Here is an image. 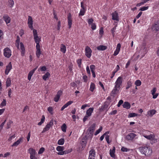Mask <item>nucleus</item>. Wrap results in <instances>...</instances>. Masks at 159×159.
<instances>
[{"label":"nucleus","mask_w":159,"mask_h":159,"mask_svg":"<svg viewBox=\"0 0 159 159\" xmlns=\"http://www.w3.org/2000/svg\"><path fill=\"white\" fill-rule=\"evenodd\" d=\"M95 156V152L94 149H91L89 152V159H93Z\"/></svg>","instance_id":"nucleus-10"},{"label":"nucleus","mask_w":159,"mask_h":159,"mask_svg":"<svg viewBox=\"0 0 159 159\" xmlns=\"http://www.w3.org/2000/svg\"><path fill=\"white\" fill-rule=\"evenodd\" d=\"M117 25H116L111 30V32L112 34V36L113 37L115 36V30L116 29V27L117 26Z\"/></svg>","instance_id":"nucleus-36"},{"label":"nucleus","mask_w":159,"mask_h":159,"mask_svg":"<svg viewBox=\"0 0 159 159\" xmlns=\"http://www.w3.org/2000/svg\"><path fill=\"white\" fill-rule=\"evenodd\" d=\"M118 89L117 87L115 86L114 89L112 90L111 93V96H112L113 98L115 97V94L118 93L119 91V89Z\"/></svg>","instance_id":"nucleus-13"},{"label":"nucleus","mask_w":159,"mask_h":159,"mask_svg":"<svg viewBox=\"0 0 159 159\" xmlns=\"http://www.w3.org/2000/svg\"><path fill=\"white\" fill-rule=\"evenodd\" d=\"M40 70L42 71H44L46 70V68L45 66H42L39 68L38 69V70Z\"/></svg>","instance_id":"nucleus-48"},{"label":"nucleus","mask_w":159,"mask_h":159,"mask_svg":"<svg viewBox=\"0 0 159 159\" xmlns=\"http://www.w3.org/2000/svg\"><path fill=\"white\" fill-rule=\"evenodd\" d=\"M108 105L105 102L103 105L102 106L100 109V111H102L107 108L108 107Z\"/></svg>","instance_id":"nucleus-25"},{"label":"nucleus","mask_w":159,"mask_h":159,"mask_svg":"<svg viewBox=\"0 0 159 159\" xmlns=\"http://www.w3.org/2000/svg\"><path fill=\"white\" fill-rule=\"evenodd\" d=\"M11 84V80L10 78H8L6 81V86L9 87L10 86Z\"/></svg>","instance_id":"nucleus-32"},{"label":"nucleus","mask_w":159,"mask_h":159,"mask_svg":"<svg viewBox=\"0 0 159 159\" xmlns=\"http://www.w3.org/2000/svg\"><path fill=\"white\" fill-rule=\"evenodd\" d=\"M93 108L91 107L87 110L86 114L87 115V116H91L92 113L93 111Z\"/></svg>","instance_id":"nucleus-16"},{"label":"nucleus","mask_w":159,"mask_h":159,"mask_svg":"<svg viewBox=\"0 0 159 159\" xmlns=\"http://www.w3.org/2000/svg\"><path fill=\"white\" fill-rule=\"evenodd\" d=\"M122 82V78L121 77H119L117 79L116 81V85L115 86L117 87L118 89H119L120 88V85H121Z\"/></svg>","instance_id":"nucleus-6"},{"label":"nucleus","mask_w":159,"mask_h":159,"mask_svg":"<svg viewBox=\"0 0 159 159\" xmlns=\"http://www.w3.org/2000/svg\"><path fill=\"white\" fill-rule=\"evenodd\" d=\"M8 3L10 7H12L14 4V2L13 0H9Z\"/></svg>","instance_id":"nucleus-37"},{"label":"nucleus","mask_w":159,"mask_h":159,"mask_svg":"<svg viewBox=\"0 0 159 159\" xmlns=\"http://www.w3.org/2000/svg\"><path fill=\"white\" fill-rule=\"evenodd\" d=\"M156 112V111L154 109L151 110L148 112L147 115L151 117L155 114Z\"/></svg>","instance_id":"nucleus-17"},{"label":"nucleus","mask_w":159,"mask_h":159,"mask_svg":"<svg viewBox=\"0 0 159 159\" xmlns=\"http://www.w3.org/2000/svg\"><path fill=\"white\" fill-rule=\"evenodd\" d=\"M50 127L48 124L46 125L45 127L43 129L42 133H43L49 130Z\"/></svg>","instance_id":"nucleus-27"},{"label":"nucleus","mask_w":159,"mask_h":159,"mask_svg":"<svg viewBox=\"0 0 159 159\" xmlns=\"http://www.w3.org/2000/svg\"><path fill=\"white\" fill-rule=\"evenodd\" d=\"M139 148L141 152L147 156L150 155L152 152L151 149L148 147H141Z\"/></svg>","instance_id":"nucleus-1"},{"label":"nucleus","mask_w":159,"mask_h":159,"mask_svg":"<svg viewBox=\"0 0 159 159\" xmlns=\"http://www.w3.org/2000/svg\"><path fill=\"white\" fill-rule=\"evenodd\" d=\"M20 48L21 50V54L22 56L24 55L25 52V48L24 45L22 42L20 43Z\"/></svg>","instance_id":"nucleus-19"},{"label":"nucleus","mask_w":159,"mask_h":159,"mask_svg":"<svg viewBox=\"0 0 159 159\" xmlns=\"http://www.w3.org/2000/svg\"><path fill=\"white\" fill-rule=\"evenodd\" d=\"M13 123V122L11 120H9L7 124V128L8 129L10 128L11 126V124Z\"/></svg>","instance_id":"nucleus-38"},{"label":"nucleus","mask_w":159,"mask_h":159,"mask_svg":"<svg viewBox=\"0 0 159 159\" xmlns=\"http://www.w3.org/2000/svg\"><path fill=\"white\" fill-rule=\"evenodd\" d=\"M152 29V30L157 31L159 30V21L155 22L153 25Z\"/></svg>","instance_id":"nucleus-9"},{"label":"nucleus","mask_w":159,"mask_h":159,"mask_svg":"<svg viewBox=\"0 0 159 159\" xmlns=\"http://www.w3.org/2000/svg\"><path fill=\"white\" fill-rule=\"evenodd\" d=\"M62 130L64 132H66V126L65 124L64 123L61 127Z\"/></svg>","instance_id":"nucleus-30"},{"label":"nucleus","mask_w":159,"mask_h":159,"mask_svg":"<svg viewBox=\"0 0 159 159\" xmlns=\"http://www.w3.org/2000/svg\"><path fill=\"white\" fill-rule=\"evenodd\" d=\"M3 19L7 24L10 23L11 19L10 17L7 15H5L3 17Z\"/></svg>","instance_id":"nucleus-18"},{"label":"nucleus","mask_w":159,"mask_h":159,"mask_svg":"<svg viewBox=\"0 0 159 159\" xmlns=\"http://www.w3.org/2000/svg\"><path fill=\"white\" fill-rule=\"evenodd\" d=\"M66 46L63 44H61V51L64 53L66 52Z\"/></svg>","instance_id":"nucleus-24"},{"label":"nucleus","mask_w":159,"mask_h":159,"mask_svg":"<svg viewBox=\"0 0 159 159\" xmlns=\"http://www.w3.org/2000/svg\"><path fill=\"white\" fill-rule=\"evenodd\" d=\"M53 14L54 16V18L56 19V20H57L58 18L57 16V15L54 10H53Z\"/></svg>","instance_id":"nucleus-60"},{"label":"nucleus","mask_w":159,"mask_h":159,"mask_svg":"<svg viewBox=\"0 0 159 159\" xmlns=\"http://www.w3.org/2000/svg\"><path fill=\"white\" fill-rule=\"evenodd\" d=\"M128 149L127 148H125L124 147H121V151H122L123 152H126L128 151Z\"/></svg>","instance_id":"nucleus-59"},{"label":"nucleus","mask_w":159,"mask_h":159,"mask_svg":"<svg viewBox=\"0 0 159 159\" xmlns=\"http://www.w3.org/2000/svg\"><path fill=\"white\" fill-rule=\"evenodd\" d=\"M109 132L107 131L103 135H102V136H101L100 138V139L101 141H102L103 140L104 138V136L105 135H106L107 134H109Z\"/></svg>","instance_id":"nucleus-51"},{"label":"nucleus","mask_w":159,"mask_h":159,"mask_svg":"<svg viewBox=\"0 0 159 159\" xmlns=\"http://www.w3.org/2000/svg\"><path fill=\"white\" fill-rule=\"evenodd\" d=\"M36 50L40 49V46L39 44V43H36Z\"/></svg>","instance_id":"nucleus-63"},{"label":"nucleus","mask_w":159,"mask_h":159,"mask_svg":"<svg viewBox=\"0 0 159 159\" xmlns=\"http://www.w3.org/2000/svg\"><path fill=\"white\" fill-rule=\"evenodd\" d=\"M62 92L61 90L59 91L57 93V94L54 98V100L56 102H58L60 98V96L62 94Z\"/></svg>","instance_id":"nucleus-11"},{"label":"nucleus","mask_w":159,"mask_h":159,"mask_svg":"<svg viewBox=\"0 0 159 159\" xmlns=\"http://www.w3.org/2000/svg\"><path fill=\"white\" fill-rule=\"evenodd\" d=\"M91 29L93 30H95L96 29V27L95 24V23H93L92 24H91Z\"/></svg>","instance_id":"nucleus-52"},{"label":"nucleus","mask_w":159,"mask_h":159,"mask_svg":"<svg viewBox=\"0 0 159 159\" xmlns=\"http://www.w3.org/2000/svg\"><path fill=\"white\" fill-rule=\"evenodd\" d=\"M153 135L151 134L150 135H145L144 136V137L148 139L151 140L153 137Z\"/></svg>","instance_id":"nucleus-35"},{"label":"nucleus","mask_w":159,"mask_h":159,"mask_svg":"<svg viewBox=\"0 0 159 159\" xmlns=\"http://www.w3.org/2000/svg\"><path fill=\"white\" fill-rule=\"evenodd\" d=\"M119 51H119L118 50L116 49V50L114 53L113 55L115 56L117 55L119 53Z\"/></svg>","instance_id":"nucleus-64"},{"label":"nucleus","mask_w":159,"mask_h":159,"mask_svg":"<svg viewBox=\"0 0 159 159\" xmlns=\"http://www.w3.org/2000/svg\"><path fill=\"white\" fill-rule=\"evenodd\" d=\"M123 101L122 100H120L118 104H117V107H120V106L123 103Z\"/></svg>","instance_id":"nucleus-58"},{"label":"nucleus","mask_w":159,"mask_h":159,"mask_svg":"<svg viewBox=\"0 0 159 159\" xmlns=\"http://www.w3.org/2000/svg\"><path fill=\"white\" fill-rule=\"evenodd\" d=\"M82 142L83 143V147H85L87 143L86 139L84 138H83L82 139Z\"/></svg>","instance_id":"nucleus-43"},{"label":"nucleus","mask_w":159,"mask_h":159,"mask_svg":"<svg viewBox=\"0 0 159 159\" xmlns=\"http://www.w3.org/2000/svg\"><path fill=\"white\" fill-rule=\"evenodd\" d=\"M45 150V149L44 148H43V147H42L41 148L39 152H38V154H41Z\"/></svg>","instance_id":"nucleus-46"},{"label":"nucleus","mask_w":159,"mask_h":159,"mask_svg":"<svg viewBox=\"0 0 159 159\" xmlns=\"http://www.w3.org/2000/svg\"><path fill=\"white\" fill-rule=\"evenodd\" d=\"M85 55L88 58H90L91 56L92 50L88 46L86 47L85 49Z\"/></svg>","instance_id":"nucleus-5"},{"label":"nucleus","mask_w":159,"mask_h":159,"mask_svg":"<svg viewBox=\"0 0 159 159\" xmlns=\"http://www.w3.org/2000/svg\"><path fill=\"white\" fill-rule=\"evenodd\" d=\"M85 10L81 9L79 16H83L85 13Z\"/></svg>","instance_id":"nucleus-44"},{"label":"nucleus","mask_w":159,"mask_h":159,"mask_svg":"<svg viewBox=\"0 0 159 159\" xmlns=\"http://www.w3.org/2000/svg\"><path fill=\"white\" fill-rule=\"evenodd\" d=\"M72 150V149H71L70 150H68L63 151V152L64 154H68L69 153H70V152H71Z\"/></svg>","instance_id":"nucleus-56"},{"label":"nucleus","mask_w":159,"mask_h":159,"mask_svg":"<svg viewBox=\"0 0 159 159\" xmlns=\"http://www.w3.org/2000/svg\"><path fill=\"white\" fill-rule=\"evenodd\" d=\"M23 139V138H20L18 140L15 142L11 145L12 147L17 146H18L21 142Z\"/></svg>","instance_id":"nucleus-20"},{"label":"nucleus","mask_w":159,"mask_h":159,"mask_svg":"<svg viewBox=\"0 0 159 159\" xmlns=\"http://www.w3.org/2000/svg\"><path fill=\"white\" fill-rule=\"evenodd\" d=\"M95 127L96 124L93 123L91 125L88 130V131H89L88 134H89V137H90V138H92V137L93 133L95 129Z\"/></svg>","instance_id":"nucleus-2"},{"label":"nucleus","mask_w":159,"mask_h":159,"mask_svg":"<svg viewBox=\"0 0 159 159\" xmlns=\"http://www.w3.org/2000/svg\"><path fill=\"white\" fill-rule=\"evenodd\" d=\"M138 116V114L134 113H132L129 114L128 117H132L135 116Z\"/></svg>","instance_id":"nucleus-33"},{"label":"nucleus","mask_w":159,"mask_h":159,"mask_svg":"<svg viewBox=\"0 0 159 159\" xmlns=\"http://www.w3.org/2000/svg\"><path fill=\"white\" fill-rule=\"evenodd\" d=\"M11 68L12 65L11 63V62H10L9 63L8 65H7L6 66V68L5 71V74L6 75H7Z\"/></svg>","instance_id":"nucleus-12"},{"label":"nucleus","mask_w":159,"mask_h":159,"mask_svg":"<svg viewBox=\"0 0 159 159\" xmlns=\"http://www.w3.org/2000/svg\"><path fill=\"white\" fill-rule=\"evenodd\" d=\"M1 105L2 106H4L6 105V101L5 99H3V101L1 102Z\"/></svg>","instance_id":"nucleus-54"},{"label":"nucleus","mask_w":159,"mask_h":159,"mask_svg":"<svg viewBox=\"0 0 159 159\" xmlns=\"http://www.w3.org/2000/svg\"><path fill=\"white\" fill-rule=\"evenodd\" d=\"M90 68L92 72H94L95 70V66L93 65H92L90 66Z\"/></svg>","instance_id":"nucleus-49"},{"label":"nucleus","mask_w":159,"mask_h":159,"mask_svg":"<svg viewBox=\"0 0 159 159\" xmlns=\"http://www.w3.org/2000/svg\"><path fill=\"white\" fill-rule=\"evenodd\" d=\"M33 73L30 71L29 72L28 77V80H31V77L33 75Z\"/></svg>","instance_id":"nucleus-47"},{"label":"nucleus","mask_w":159,"mask_h":159,"mask_svg":"<svg viewBox=\"0 0 159 159\" xmlns=\"http://www.w3.org/2000/svg\"><path fill=\"white\" fill-rule=\"evenodd\" d=\"M97 49L99 50L103 51L107 48V47L102 45H100L96 48Z\"/></svg>","instance_id":"nucleus-22"},{"label":"nucleus","mask_w":159,"mask_h":159,"mask_svg":"<svg viewBox=\"0 0 159 159\" xmlns=\"http://www.w3.org/2000/svg\"><path fill=\"white\" fill-rule=\"evenodd\" d=\"M28 24L29 25V27L31 30H32L33 29V27L32 25L33 24V21L32 18L31 16H29L28 17Z\"/></svg>","instance_id":"nucleus-7"},{"label":"nucleus","mask_w":159,"mask_h":159,"mask_svg":"<svg viewBox=\"0 0 159 159\" xmlns=\"http://www.w3.org/2000/svg\"><path fill=\"white\" fill-rule=\"evenodd\" d=\"M48 111L51 114H52V111H53L52 108V107H49L48 108Z\"/></svg>","instance_id":"nucleus-55"},{"label":"nucleus","mask_w":159,"mask_h":159,"mask_svg":"<svg viewBox=\"0 0 159 159\" xmlns=\"http://www.w3.org/2000/svg\"><path fill=\"white\" fill-rule=\"evenodd\" d=\"M4 56L8 58H9L11 55V50L8 48H6L4 49Z\"/></svg>","instance_id":"nucleus-3"},{"label":"nucleus","mask_w":159,"mask_h":159,"mask_svg":"<svg viewBox=\"0 0 159 159\" xmlns=\"http://www.w3.org/2000/svg\"><path fill=\"white\" fill-rule=\"evenodd\" d=\"M136 134L133 133H130L127 135L126 137V139L129 140L133 139L135 136Z\"/></svg>","instance_id":"nucleus-14"},{"label":"nucleus","mask_w":159,"mask_h":159,"mask_svg":"<svg viewBox=\"0 0 159 159\" xmlns=\"http://www.w3.org/2000/svg\"><path fill=\"white\" fill-rule=\"evenodd\" d=\"M123 107L127 109H129L130 107V105L128 102H125L123 105Z\"/></svg>","instance_id":"nucleus-21"},{"label":"nucleus","mask_w":159,"mask_h":159,"mask_svg":"<svg viewBox=\"0 0 159 159\" xmlns=\"http://www.w3.org/2000/svg\"><path fill=\"white\" fill-rule=\"evenodd\" d=\"M148 8V7H144L141 8L139 10L143 11L147 10Z\"/></svg>","instance_id":"nucleus-50"},{"label":"nucleus","mask_w":159,"mask_h":159,"mask_svg":"<svg viewBox=\"0 0 159 159\" xmlns=\"http://www.w3.org/2000/svg\"><path fill=\"white\" fill-rule=\"evenodd\" d=\"M68 25L69 28L70 29L71 27L72 20V16L70 13H69L67 17Z\"/></svg>","instance_id":"nucleus-8"},{"label":"nucleus","mask_w":159,"mask_h":159,"mask_svg":"<svg viewBox=\"0 0 159 159\" xmlns=\"http://www.w3.org/2000/svg\"><path fill=\"white\" fill-rule=\"evenodd\" d=\"M33 34L34 35V39L35 40L36 43H39L40 41V38L38 36L37 30H36L33 29Z\"/></svg>","instance_id":"nucleus-4"},{"label":"nucleus","mask_w":159,"mask_h":159,"mask_svg":"<svg viewBox=\"0 0 159 159\" xmlns=\"http://www.w3.org/2000/svg\"><path fill=\"white\" fill-rule=\"evenodd\" d=\"M132 86V83L130 81H128L127 82V85L126 87V89H128Z\"/></svg>","instance_id":"nucleus-45"},{"label":"nucleus","mask_w":159,"mask_h":159,"mask_svg":"<svg viewBox=\"0 0 159 159\" xmlns=\"http://www.w3.org/2000/svg\"><path fill=\"white\" fill-rule=\"evenodd\" d=\"M6 121V120H5L3 122L1 125H0V130H2V129Z\"/></svg>","instance_id":"nucleus-57"},{"label":"nucleus","mask_w":159,"mask_h":159,"mask_svg":"<svg viewBox=\"0 0 159 159\" xmlns=\"http://www.w3.org/2000/svg\"><path fill=\"white\" fill-rule=\"evenodd\" d=\"M64 139L63 138H61L58 140L57 143L60 145H62L64 144Z\"/></svg>","instance_id":"nucleus-28"},{"label":"nucleus","mask_w":159,"mask_h":159,"mask_svg":"<svg viewBox=\"0 0 159 159\" xmlns=\"http://www.w3.org/2000/svg\"><path fill=\"white\" fill-rule=\"evenodd\" d=\"M135 84L137 86H139L141 84V81L139 80H137L135 81Z\"/></svg>","instance_id":"nucleus-39"},{"label":"nucleus","mask_w":159,"mask_h":159,"mask_svg":"<svg viewBox=\"0 0 159 159\" xmlns=\"http://www.w3.org/2000/svg\"><path fill=\"white\" fill-rule=\"evenodd\" d=\"M40 49L37 50L36 52V56L38 58H39L41 54Z\"/></svg>","instance_id":"nucleus-40"},{"label":"nucleus","mask_w":159,"mask_h":159,"mask_svg":"<svg viewBox=\"0 0 159 159\" xmlns=\"http://www.w3.org/2000/svg\"><path fill=\"white\" fill-rule=\"evenodd\" d=\"M56 149L58 152H61L64 149V148L63 146H58L57 147Z\"/></svg>","instance_id":"nucleus-29"},{"label":"nucleus","mask_w":159,"mask_h":159,"mask_svg":"<svg viewBox=\"0 0 159 159\" xmlns=\"http://www.w3.org/2000/svg\"><path fill=\"white\" fill-rule=\"evenodd\" d=\"M115 152L111 150H110V155L112 157H115Z\"/></svg>","instance_id":"nucleus-42"},{"label":"nucleus","mask_w":159,"mask_h":159,"mask_svg":"<svg viewBox=\"0 0 159 159\" xmlns=\"http://www.w3.org/2000/svg\"><path fill=\"white\" fill-rule=\"evenodd\" d=\"M77 62L78 66L80 67L81 64V59H79L77 60Z\"/></svg>","instance_id":"nucleus-53"},{"label":"nucleus","mask_w":159,"mask_h":159,"mask_svg":"<svg viewBox=\"0 0 159 159\" xmlns=\"http://www.w3.org/2000/svg\"><path fill=\"white\" fill-rule=\"evenodd\" d=\"M102 127L101 126L98 129L96 130V132L95 133L94 135H96L98 134L102 131Z\"/></svg>","instance_id":"nucleus-41"},{"label":"nucleus","mask_w":159,"mask_h":159,"mask_svg":"<svg viewBox=\"0 0 159 159\" xmlns=\"http://www.w3.org/2000/svg\"><path fill=\"white\" fill-rule=\"evenodd\" d=\"M112 19L113 20H118V16L117 13L115 11L112 14Z\"/></svg>","instance_id":"nucleus-15"},{"label":"nucleus","mask_w":159,"mask_h":159,"mask_svg":"<svg viewBox=\"0 0 159 159\" xmlns=\"http://www.w3.org/2000/svg\"><path fill=\"white\" fill-rule=\"evenodd\" d=\"M50 75V73L48 72H47L45 75L43 76V79L45 80H46Z\"/></svg>","instance_id":"nucleus-31"},{"label":"nucleus","mask_w":159,"mask_h":159,"mask_svg":"<svg viewBox=\"0 0 159 159\" xmlns=\"http://www.w3.org/2000/svg\"><path fill=\"white\" fill-rule=\"evenodd\" d=\"M93 20L92 18L89 19L88 20V23L89 25H91L93 23Z\"/></svg>","instance_id":"nucleus-61"},{"label":"nucleus","mask_w":159,"mask_h":159,"mask_svg":"<svg viewBox=\"0 0 159 159\" xmlns=\"http://www.w3.org/2000/svg\"><path fill=\"white\" fill-rule=\"evenodd\" d=\"M105 138L106 139V141L108 143H109L110 142H109V136L108 135H106Z\"/></svg>","instance_id":"nucleus-62"},{"label":"nucleus","mask_w":159,"mask_h":159,"mask_svg":"<svg viewBox=\"0 0 159 159\" xmlns=\"http://www.w3.org/2000/svg\"><path fill=\"white\" fill-rule=\"evenodd\" d=\"M95 88V85L93 83H91L90 86L89 90L92 92H93Z\"/></svg>","instance_id":"nucleus-26"},{"label":"nucleus","mask_w":159,"mask_h":159,"mask_svg":"<svg viewBox=\"0 0 159 159\" xmlns=\"http://www.w3.org/2000/svg\"><path fill=\"white\" fill-rule=\"evenodd\" d=\"M30 154V156L35 155L36 153V152L34 149L32 148H30L28 150Z\"/></svg>","instance_id":"nucleus-23"},{"label":"nucleus","mask_w":159,"mask_h":159,"mask_svg":"<svg viewBox=\"0 0 159 159\" xmlns=\"http://www.w3.org/2000/svg\"><path fill=\"white\" fill-rule=\"evenodd\" d=\"M73 102L72 101H69L65 104L63 107L65 108L66 107H67L68 106L70 105L71 103Z\"/></svg>","instance_id":"nucleus-34"}]
</instances>
